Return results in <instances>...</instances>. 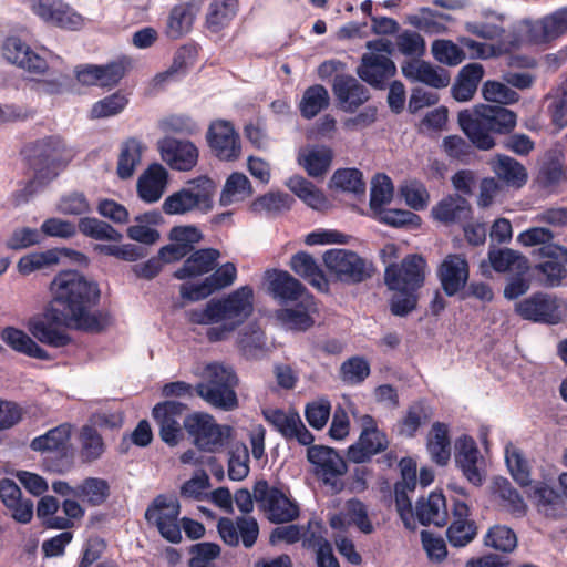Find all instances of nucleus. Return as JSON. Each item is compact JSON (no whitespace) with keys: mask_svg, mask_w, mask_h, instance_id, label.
<instances>
[{"mask_svg":"<svg viewBox=\"0 0 567 567\" xmlns=\"http://www.w3.org/2000/svg\"><path fill=\"white\" fill-rule=\"evenodd\" d=\"M351 525L364 534H371L374 529L365 505L358 499L348 501L339 514L330 517V526L336 530H346Z\"/></svg>","mask_w":567,"mask_h":567,"instance_id":"473e14b6","label":"nucleus"},{"mask_svg":"<svg viewBox=\"0 0 567 567\" xmlns=\"http://www.w3.org/2000/svg\"><path fill=\"white\" fill-rule=\"evenodd\" d=\"M543 255L549 257L538 266L539 271L545 276V284L548 287H558L567 276V249L557 245L543 247Z\"/></svg>","mask_w":567,"mask_h":567,"instance_id":"f704fd0d","label":"nucleus"},{"mask_svg":"<svg viewBox=\"0 0 567 567\" xmlns=\"http://www.w3.org/2000/svg\"><path fill=\"white\" fill-rule=\"evenodd\" d=\"M292 270L320 291L328 289L326 279L315 258L307 252L296 254L290 261Z\"/></svg>","mask_w":567,"mask_h":567,"instance_id":"8fccbe9b","label":"nucleus"},{"mask_svg":"<svg viewBox=\"0 0 567 567\" xmlns=\"http://www.w3.org/2000/svg\"><path fill=\"white\" fill-rule=\"evenodd\" d=\"M393 197V185L391 179L384 175H377L371 185L370 208L374 216L383 212V206L389 204Z\"/></svg>","mask_w":567,"mask_h":567,"instance_id":"69168bd1","label":"nucleus"},{"mask_svg":"<svg viewBox=\"0 0 567 567\" xmlns=\"http://www.w3.org/2000/svg\"><path fill=\"white\" fill-rule=\"evenodd\" d=\"M285 185L305 204L313 209L327 206V198L311 182L300 175L289 177Z\"/></svg>","mask_w":567,"mask_h":567,"instance_id":"3c124183","label":"nucleus"},{"mask_svg":"<svg viewBox=\"0 0 567 567\" xmlns=\"http://www.w3.org/2000/svg\"><path fill=\"white\" fill-rule=\"evenodd\" d=\"M179 512L181 506L175 497L159 495L146 509L145 518L150 524L156 526L163 538L178 544L182 540L181 525L178 524Z\"/></svg>","mask_w":567,"mask_h":567,"instance_id":"2eb2a0df","label":"nucleus"},{"mask_svg":"<svg viewBox=\"0 0 567 567\" xmlns=\"http://www.w3.org/2000/svg\"><path fill=\"white\" fill-rule=\"evenodd\" d=\"M145 151L146 145L136 137H130L122 143L117 162V174L121 178H130L134 174Z\"/></svg>","mask_w":567,"mask_h":567,"instance_id":"de8ad7c7","label":"nucleus"},{"mask_svg":"<svg viewBox=\"0 0 567 567\" xmlns=\"http://www.w3.org/2000/svg\"><path fill=\"white\" fill-rule=\"evenodd\" d=\"M168 184V172L161 164L150 165L137 179L138 197L148 204L161 199Z\"/></svg>","mask_w":567,"mask_h":567,"instance_id":"7c9ffc66","label":"nucleus"},{"mask_svg":"<svg viewBox=\"0 0 567 567\" xmlns=\"http://www.w3.org/2000/svg\"><path fill=\"white\" fill-rule=\"evenodd\" d=\"M171 244L161 249V258L165 262L179 260L202 239L200 230L194 225H183L172 228Z\"/></svg>","mask_w":567,"mask_h":567,"instance_id":"cd10ccee","label":"nucleus"},{"mask_svg":"<svg viewBox=\"0 0 567 567\" xmlns=\"http://www.w3.org/2000/svg\"><path fill=\"white\" fill-rule=\"evenodd\" d=\"M197 9L194 4L185 3L176 6L168 18L167 34L173 39H178L190 31Z\"/></svg>","mask_w":567,"mask_h":567,"instance_id":"bf43d9fd","label":"nucleus"},{"mask_svg":"<svg viewBox=\"0 0 567 567\" xmlns=\"http://www.w3.org/2000/svg\"><path fill=\"white\" fill-rule=\"evenodd\" d=\"M56 254L52 248L25 254L17 261V271L27 277L33 272L54 267L56 266Z\"/></svg>","mask_w":567,"mask_h":567,"instance_id":"13d9d810","label":"nucleus"},{"mask_svg":"<svg viewBox=\"0 0 567 567\" xmlns=\"http://www.w3.org/2000/svg\"><path fill=\"white\" fill-rule=\"evenodd\" d=\"M436 276L445 295L455 296L468 281V261L463 255L450 254L439 265Z\"/></svg>","mask_w":567,"mask_h":567,"instance_id":"5701e85b","label":"nucleus"},{"mask_svg":"<svg viewBox=\"0 0 567 567\" xmlns=\"http://www.w3.org/2000/svg\"><path fill=\"white\" fill-rule=\"evenodd\" d=\"M519 39L511 48L524 44H547L567 33V8H561L538 20L524 21L518 29Z\"/></svg>","mask_w":567,"mask_h":567,"instance_id":"9d476101","label":"nucleus"},{"mask_svg":"<svg viewBox=\"0 0 567 567\" xmlns=\"http://www.w3.org/2000/svg\"><path fill=\"white\" fill-rule=\"evenodd\" d=\"M517 122L516 114L502 106L478 104L473 111L458 113V124L472 143L482 150H489L494 146V140L488 131L496 133H508Z\"/></svg>","mask_w":567,"mask_h":567,"instance_id":"20e7f679","label":"nucleus"},{"mask_svg":"<svg viewBox=\"0 0 567 567\" xmlns=\"http://www.w3.org/2000/svg\"><path fill=\"white\" fill-rule=\"evenodd\" d=\"M0 338L10 349L16 352L40 360L50 359L49 353L37 343L33 337L29 336L21 329L14 327H6L1 331Z\"/></svg>","mask_w":567,"mask_h":567,"instance_id":"58836bf2","label":"nucleus"},{"mask_svg":"<svg viewBox=\"0 0 567 567\" xmlns=\"http://www.w3.org/2000/svg\"><path fill=\"white\" fill-rule=\"evenodd\" d=\"M416 516L423 525H445L447 519V509L443 494L433 492L427 496V498L420 499L416 505Z\"/></svg>","mask_w":567,"mask_h":567,"instance_id":"c03bdc74","label":"nucleus"},{"mask_svg":"<svg viewBox=\"0 0 567 567\" xmlns=\"http://www.w3.org/2000/svg\"><path fill=\"white\" fill-rule=\"evenodd\" d=\"M52 301L62 307L63 324L70 328L100 331L102 316L92 311L100 297L95 281L75 270L60 271L50 284Z\"/></svg>","mask_w":567,"mask_h":567,"instance_id":"f257e3e1","label":"nucleus"},{"mask_svg":"<svg viewBox=\"0 0 567 567\" xmlns=\"http://www.w3.org/2000/svg\"><path fill=\"white\" fill-rule=\"evenodd\" d=\"M186 406L176 401L157 403L152 415L159 427L161 439L168 445H177L184 437V412Z\"/></svg>","mask_w":567,"mask_h":567,"instance_id":"6ab92c4d","label":"nucleus"},{"mask_svg":"<svg viewBox=\"0 0 567 567\" xmlns=\"http://www.w3.org/2000/svg\"><path fill=\"white\" fill-rule=\"evenodd\" d=\"M484 76V68L480 63H470L463 66L452 86V95L458 102L470 101Z\"/></svg>","mask_w":567,"mask_h":567,"instance_id":"a19ab883","label":"nucleus"},{"mask_svg":"<svg viewBox=\"0 0 567 567\" xmlns=\"http://www.w3.org/2000/svg\"><path fill=\"white\" fill-rule=\"evenodd\" d=\"M481 454L476 442L468 435L460 436L455 442V462L464 476L475 486L483 483V475L478 468Z\"/></svg>","mask_w":567,"mask_h":567,"instance_id":"bb28decb","label":"nucleus"},{"mask_svg":"<svg viewBox=\"0 0 567 567\" xmlns=\"http://www.w3.org/2000/svg\"><path fill=\"white\" fill-rule=\"evenodd\" d=\"M491 166L495 175L507 186L519 188L527 182L525 167L509 156L497 155L491 162Z\"/></svg>","mask_w":567,"mask_h":567,"instance_id":"49530a36","label":"nucleus"},{"mask_svg":"<svg viewBox=\"0 0 567 567\" xmlns=\"http://www.w3.org/2000/svg\"><path fill=\"white\" fill-rule=\"evenodd\" d=\"M63 323L62 312L48 310L43 316L33 317L28 321V330L39 342L53 348H62L71 342V337L59 323Z\"/></svg>","mask_w":567,"mask_h":567,"instance_id":"4be33fe9","label":"nucleus"},{"mask_svg":"<svg viewBox=\"0 0 567 567\" xmlns=\"http://www.w3.org/2000/svg\"><path fill=\"white\" fill-rule=\"evenodd\" d=\"M254 194L249 178L239 172L231 173L221 189L219 204L224 207L244 202Z\"/></svg>","mask_w":567,"mask_h":567,"instance_id":"09e8293b","label":"nucleus"},{"mask_svg":"<svg viewBox=\"0 0 567 567\" xmlns=\"http://www.w3.org/2000/svg\"><path fill=\"white\" fill-rule=\"evenodd\" d=\"M206 140L214 155L220 161L235 162L241 156L239 133L229 121H213L208 126Z\"/></svg>","mask_w":567,"mask_h":567,"instance_id":"a211bd4d","label":"nucleus"},{"mask_svg":"<svg viewBox=\"0 0 567 567\" xmlns=\"http://www.w3.org/2000/svg\"><path fill=\"white\" fill-rule=\"evenodd\" d=\"M426 449L433 462L439 465L447 464L451 457V441L446 424L433 423L427 434Z\"/></svg>","mask_w":567,"mask_h":567,"instance_id":"a18cd8bd","label":"nucleus"},{"mask_svg":"<svg viewBox=\"0 0 567 567\" xmlns=\"http://www.w3.org/2000/svg\"><path fill=\"white\" fill-rule=\"evenodd\" d=\"M488 260L497 272L528 274L530 268L529 261L524 255L509 248L491 250Z\"/></svg>","mask_w":567,"mask_h":567,"instance_id":"37998d69","label":"nucleus"},{"mask_svg":"<svg viewBox=\"0 0 567 567\" xmlns=\"http://www.w3.org/2000/svg\"><path fill=\"white\" fill-rule=\"evenodd\" d=\"M29 12L47 25L78 31L85 18L65 0H22Z\"/></svg>","mask_w":567,"mask_h":567,"instance_id":"9b49d317","label":"nucleus"},{"mask_svg":"<svg viewBox=\"0 0 567 567\" xmlns=\"http://www.w3.org/2000/svg\"><path fill=\"white\" fill-rule=\"evenodd\" d=\"M79 498L92 506L104 503L109 496V484L102 478L90 477L79 484Z\"/></svg>","mask_w":567,"mask_h":567,"instance_id":"774afa93","label":"nucleus"},{"mask_svg":"<svg viewBox=\"0 0 567 567\" xmlns=\"http://www.w3.org/2000/svg\"><path fill=\"white\" fill-rule=\"evenodd\" d=\"M350 411L361 427V433L357 443L348 449V458L354 463H363L371 456L384 451L389 441L382 431L377 426V422L369 414L359 415L352 404Z\"/></svg>","mask_w":567,"mask_h":567,"instance_id":"4468645a","label":"nucleus"},{"mask_svg":"<svg viewBox=\"0 0 567 567\" xmlns=\"http://www.w3.org/2000/svg\"><path fill=\"white\" fill-rule=\"evenodd\" d=\"M489 491L494 499L506 512L516 517L524 516L527 505L518 492L504 477H495L491 483Z\"/></svg>","mask_w":567,"mask_h":567,"instance_id":"4c0bfd02","label":"nucleus"},{"mask_svg":"<svg viewBox=\"0 0 567 567\" xmlns=\"http://www.w3.org/2000/svg\"><path fill=\"white\" fill-rule=\"evenodd\" d=\"M528 497L538 506L539 511L546 515H553L556 506L561 504V496L546 483L538 482L530 486Z\"/></svg>","mask_w":567,"mask_h":567,"instance_id":"338daca9","label":"nucleus"},{"mask_svg":"<svg viewBox=\"0 0 567 567\" xmlns=\"http://www.w3.org/2000/svg\"><path fill=\"white\" fill-rule=\"evenodd\" d=\"M330 187L353 194H363L365 190L362 173L355 168L336 171L331 177Z\"/></svg>","mask_w":567,"mask_h":567,"instance_id":"e2e57ef3","label":"nucleus"},{"mask_svg":"<svg viewBox=\"0 0 567 567\" xmlns=\"http://www.w3.org/2000/svg\"><path fill=\"white\" fill-rule=\"evenodd\" d=\"M270 290L275 298L281 302L301 301L305 297H312L305 287L287 271L276 272L270 280Z\"/></svg>","mask_w":567,"mask_h":567,"instance_id":"79ce46f5","label":"nucleus"},{"mask_svg":"<svg viewBox=\"0 0 567 567\" xmlns=\"http://www.w3.org/2000/svg\"><path fill=\"white\" fill-rule=\"evenodd\" d=\"M307 458L313 466V473L326 485L336 491L341 488L339 478L346 474L347 464L337 451L324 445H311L307 450Z\"/></svg>","mask_w":567,"mask_h":567,"instance_id":"f3484780","label":"nucleus"},{"mask_svg":"<svg viewBox=\"0 0 567 567\" xmlns=\"http://www.w3.org/2000/svg\"><path fill=\"white\" fill-rule=\"evenodd\" d=\"M39 163L34 164V179L25 188L30 195L58 175L59 171L72 159L73 151L59 137H49L39 144Z\"/></svg>","mask_w":567,"mask_h":567,"instance_id":"1a4fd4ad","label":"nucleus"},{"mask_svg":"<svg viewBox=\"0 0 567 567\" xmlns=\"http://www.w3.org/2000/svg\"><path fill=\"white\" fill-rule=\"evenodd\" d=\"M216 188V183L208 176H197L168 195L162 204V209L166 215L207 214L214 208Z\"/></svg>","mask_w":567,"mask_h":567,"instance_id":"39448f33","label":"nucleus"},{"mask_svg":"<svg viewBox=\"0 0 567 567\" xmlns=\"http://www.w3.org/2000/svg\"><path fill=\"white\" fill-rule=\"evenodd\" d=\"M293 198L284 192H268L258 196L250 204V210L256 214L279 215L291 208Z\"/></svg>","mask_w":567,"mask_h":567,"instance_id":"5fc2aeb1","label":"nucleus"},{"mask_svg":"<svg viewBox=\"0 0 567 567\" xmlns=\"http://www.w3.org/2000/svg\"><path fill=\"white\" fill-rule=\"evenodd\" d=\"M295 308H284L277 311V319L288 329L307 330L313 324L312 315L317 311L313 297H305L296 301Z\"/></svg>","mask_w":567,"mask_h":567,"instance_id":"e433bc0d","label":"nucleus"},{"mask_svg":"<svg viewBox=\"0 0 567 567\" xmlns=\"http://www.w3.org/2000/svg\"><path fill=\"white\" fill-rule=\"evenodd\" d=\"M426 261L419 255H411L401 264H391L385 268L384 282L392 292L390 310L394 316L405 317L417 305V290L423 286Z\"/></svg>","mask_w":567,"mask_h":567,"instance_id":"7ed1b4c3","label":"nucleus"},{"mask_svg":"<svg viewBox=\"0 0 567 567\" xmlns=\"http://www.w3.org/2000/svg\"><path fill=\"white\" fill-rule=\"evenodd\" d=\"M128 103V93L120 90L93 103L89 116L92 120L113 117L121 114Z\"/></svg>","mask_w":567,"mask_h":567,"instance_id":"6e6d98bb","label":"nucleus"},{"mask_svg":"<svg viewBox=\"0 0 567 567\" xmlns=\"http://www.w3.org/2000/svg\"><path fill=\"white\" fill-rule=\"evenodd\" d=\"M72 426L68 423L49 430L32 440L31 449L41 453L58 452L65 449L71 437Z\"/></svg>","mask_w":567,"mask_h":567,"instance_id":"864d4df0","label":"nucleus"},{"mask_svg":"<svg viewBox=\"0 0 567 567\" xmlns=\"http://www.w3.org/2000/svg\"><path fill=\"white\" fill-rule=\"evenodd\" d=\"M329 94L326 87L316 84L308 87L300 101L299 109L306 118H312L329 105Z\"/></svg>","mask_w":567,"mask_h":567,"instance_id":"680f3d73","label":"nucleus"},{"mask_svg":"<svg viewBox=\"0 0 567 567\" xmlns=\"http://www.w3.org/2000/svg\"><path fill=\"white\" fill-rule=\"evenodd\" d=\"M470 508L463 501H455L453 504V520L447 528V538L452 546L464 547L476 536V526L468 518Z\"/></svg>","mask_w":567,"mask_h":567,"instance_id":"2f4dec72","label":"nucleus"},{"mask_svg":"<svg viewBox=\"0 0 567 567\" xmlns=\"http://www.w3.org/2000/svg\"><path fill=\"white\" fill-rule=\"evenodd\" d=\"M261 507L272 523H287L299 516L298 504L277 488H266L260 495Z\"/></svg>","mask_w":567,"mask_h":567,"instance_id":"393cba45","label":"nucleus"},{"mask_svg":"<svg viewBox=\"0 0 567 567\" xmlns=\"http://www.w3.org/2000/svg\"><path fill=\"white\" fill-rule=\"evenodd\" d=\"M368 52L363 54L357 72L367 83L381 86L392 78L396 68L390 55L394 52L393 42L386 38H379L367 42Z\"/></svg>","mask_w":567,"mask_h":567,"instance_id":"6e6552de","label":"nucleus"},{"mask_svg":"<svg viewBox=\"0 0 567 567\" xmlns=\"http://www.w3.org/2000/svg\"><path fill=\"white\" fill-rule=\"evenodd\" d=\"M515 311L523 319L557 324L567 320V301L547 292H536L518 301Z\"/></svg>","mask_w":567,"mask_h":567,"instance_id":"f8f14e48","label":"nucleus"},{"mask_svg":"<svg viewBox=\"0 0 567 567\" xmlns=\"http://www.w3.org/2000/svg\"><path fill=\"white\" fill-rule=\"evenodd\" d=\"M254 311L255 291L246 285L186 311V318L193 324L206 327L205 336L210 342H219L229 339Z\"/></svg>","mask_w":567,"mask_h":567,"instance_id":"f03ea898","label":"nucleus"},{"mask_svg":"<svg viewBox=\"0 0 567 567\" xmlns=\"http://www.w3.org/2000/svg\"><path fill=\"white\" fill-rule=\"evenodd\" d=\"M1 58L9 64L29 73L44 75L50 70H59L62 59L44 47L33 50L18 34L7 35L0 45Z\"/></svg>","mask_w":567,"mask_h":567,"instance_id":"423d86ee","label":"nucleus"},{"mask_svg":"<svg viewBox=\"0 0 567 567\" xmlns=\"http://www.w3.org/2000/svg\"><path fill=\"white\" fill-rule=\"evenodd\" d=\"M431 214L444 225L461 224L470 218L471 206L462 196L449 195L432 207Z\"/></svg>","mask_w":567,"mask_h":567,"instance_id":"c9c22d12","label":"nucleus"},{"mask_svg":"<svg viewBox=\"0 0 567 567\" xmlns=\"http://www.w3.org/2000/svg\"><path fill=\"white\" fill-rule=\"evenodd\" d=\"M332 91L340 109L344 112H354L369 100V92L365 86L351 75H336Z\"/></svg>","mask_w":567,"mask_h":567,"instance_id":"a878e982","label":"nucleus"},{"mask_svg":"<svg viewBox=\"0 0 567 567\" xmlns=\"http://www.w3.org/2000/svg\"><path fill=\"white\" fill-rule=\"evenodd\" d=\"M236 343L246 358L255 359L264 354L266 341L261 329L251 323L238 331Z\"/></svg>","mask_w":567,"mask_h":567,"instance_id":"4d7b16f0","label":"nucleus"},{"mask_svg":"<svg viewBox=\"0 0 567 567\" xmlns=\"http://www.w3.org/2000/svg\"><path fill=\"white\" fill-rule=\"evenodd\" d=\"M157 213H146L135 218V224L127 228V237L134 241L153 245L159 239V233L151 226L158 219Z\"/></svg>","mask_w":567,"mask_h":567,"instance_id":"052dcab7","label":"nucleus"},{"mask_svg":"<svg viewBox=\"0 0 567 567\" xmlns=\"http://www.w3.org/2000/svg\"><path fill=\"white\" fill-rule=\"evenodd\" d=\"M157 147L163 162L174 171L188 172L197 165L199 151L192 141L167 136L158 141Z\"/></svg>","mask_w":567,"mask_h":567,"instance_id":"412c9836","label":"nucleus"},{"mask_svg":"<svg viewBox=\"0 0 567 567\" xmlns=\"http://www.w3.org/2000/svg\"><path fill=\"white\" fill-rule=\"evenodd\" d=\"M505 462L513 480L520 486L530 485V464L520 447L508 442L505 445Z\"/></svg>","mask_w":567,"mask_h":567,"instance_id":"603ef678","label":"nucleus"},{"mask_svg":"<svg viewBox=\"0 0 567 567\" xmlns=\"http://www.w3.org/2000/svg\"><path fill=\"white\" fill-rule=\"evenodd\" d=\"M262 415L286 439H295L302 445H311L315 441L299 413L293 409L267 408L262 410Z\"/></svg>","mask_w":567,"mask_h":567,"instance_id":"aec40b11","label":"nucleus"},{"mask_svg":"<svg viewBox=\"0 0 567 567\" xmlns=\"http://www.w3.org/2000/svg\"><path fill=\"white\" fill-rule=\"evenodd\" d=\"M183 424L193 443L206 452L219 450L231 432L229 426L218 424L210 414L205 412H194L185 416Z\"/></svg>","mask_w":567,"mask_h":567,"instance_id":"ddd939ff","label":"nucleus"},{"mask_svg":"<svg viewBox=\"0 0 567 567\" xmlns=\"http://www.w3.org/2000/svg\"><path fill=\"white\" fill-rule=\"evenodd\" d=\"M220 258V252L214 248L199 249L192 254L175 271L177 279L184 280L192 277H198L212 271Z\"/></svg>","mask_w":567,"mask_h":567,"instance_id":"ea45409f","label":"nucleus"},{"mask_svg":"<svg viewBox=\"0 0 567 567\" xmlns=\"http://www.w3.org/2000/svg\"><path fill=\"white\" fill-rule=\"evenodd\" d=\"M217 529L224 543L231 547L241 543L246 548H250L259 535L258 523L250 516L237 517L235 520L223 517L218 520Z\"/></svg>","mask_w":567,"mask_h":567,"instance_id":"b1692460","label":"nucleus"},{"mask_svg":"<svg viewBox=\"0 0 567 567\" xmlns=\"http://www.w3.org/2000/svg\"><path fill=\"white\" fill-rule=\"evenodd\" d=\"M237 382L231 368L210 363L203 371V380L196 385V393L209 405L223 411H231L238 405L235 392Z\"/></svg>","mask_w":567,"mask_h":567,"instance_id":"0eeeda50","label":"nucleus"},{"mask_svg":"<svg viewBox=\"0 0 567 567\" xmlns=\"http://www.w3.org/2000/svg\"><path fill=\"white\" fill-rule=\"evenodd\" d=\"M79 230L95 240L120 241L122 234L111 225L96 218L84 217L79 221Z\"/></svg>","mask_w":567,"mask_h":567,"instance_id":"0e129e2a","label":"nucleus"},{"mask_svg":"<svg viewBox=\"0 0 567 567\" xmlns=\"http://www.w3.org/2000/svg\"><path fill=\"white\" fill-rule=\"evenodd\" d=\"M0 499L14 520L27 524L32 519L33 503L22 496L20 487L12 480L0 481Z\"/></svg>","mask_w":567,"mask_h":567,"instance_id":"c85d7f7f","label":"nucleus"},{"mask_svg":"<svg viewBox=\"0 0 567 567\" xmlns=\"http://www.w3.org/2000/svg\"><path fill=\"white\" fill-rule=\"evenodd\" d=\"M401 70L408 80L421 82L434 89L446 87L450 83V74L446 70L419 59L404 62Z\"/></svg>","mask_w":567,"mask_h":567,"instance_id":"c756f323","label":"nucleus"},{"mask_svg":"<svg viewBox=\"0 0 567 567\" xmlns=\"http://www.w3.org/2000/svg\"><path fill=\"white\" fill-rule=\"evenodd\" d=\"M333 151L326 145H308L299 150L298 164L310 177L324 176L330 169Z\"/></svg>","mask_w":567,"mask_h":567,"instance_id":"72a5a7b5","label":"nucleus"},{"mask_svg":"<svg viewBox=\"0 0 567 567\" xmlns=\"http://www.w3.org/2000/svg\"><path fill=\"white\" fill-rule=\"evenodd\" d=\"M329 272L344 282H360L370 277V265L348 249H330L323 255Z\"/></svg>","mask_w":567,"mask_h":567,"instance_id":"dca6fc26","label":"nucleus"}]
</instances>
